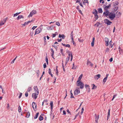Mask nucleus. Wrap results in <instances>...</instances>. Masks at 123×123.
<instances>
[{
    "mask_svg": "<svg viewBox=\"0 0 123 123\" xmlns=\"http://www.w3.org/2000/svg\"><path fill=\"white\" fill-rule=\"evenodd\" d=\"M80 92V90L79 88H78L74 91V95H77Z\"/></svg>",
    "mask_w": 123,
    "mask_h": 123,
    "instance_id": "nucleus-6",
    "label": "nucleus"
},
{
    "mask_svg": "<svg viewBox=\"0 0 123 123\" xmlns=\"http://www.w3.org/2000/svg\"><path fill=\"white\" fill-rule=\"evenodd\" d=\"M109 48H106V49H105V53H107V52H109Z\"/></svg>",
    "mask_w": 123,
    "mask_h": 123,
    "instance_id": "nucleus-42",
    "label": "nucleus"
},
{
    "mask_svg": "<svg viewBox=\"0 0 123 123\" xmlns=\"http://www.w3.org/2000/svg\"><path fill=\"white\" fill-rule=\"evenodd\" d=\"M61 37L63 39H64L65 37V36L64 34H62Z\"/></svg>",
    "mask_w": 123,
    "mask_h": 123,
    "instance_id": "nucleus-41",
    "label": "nucleus"
},
{
    "mask_svg": "<svg viewBox=\"0 0 123 123\" xmlns=\"http://www.w3.org/2000/svg\"><path fill=\"white\" fill-rule=\"evenodd\" d=\"M85 87L86 88H89V86L87 84H86L85 85Z\"/></svg>",
    "mask_w": 123,
    "mask_h": 123,
    "instance_id": "nucleus-33",
    "label": "nucleus"
},
{
    "mask_svg": "<svg viewBox=\"0 0 123 123\" xmlns=\"http://www.w3.org/2000/svg\"><path fill=\"white\" fill-rule=\"evenodd\" d=\"M107 77H105V78L103 79V82L104 83L106 81V80H107Z\"/></svg>",
    "mask_w": 123,
    "mask_h": 123,
    "instance_id": "nucleus-32",
    "label": "nucleus"
},
{
    "mask_svg": "<svg viewBox=\"0 0 123 123\" xmlns=\"http://www.w3.org/2000/svg\"><path fill=\"white\" fill-rule=\"evenodd\" d=\"M76 67H75L74 66V63H73V67L72 68V69H76Z\"/></svg>",
    "mask_w": 123,
    "mask_h": 123,
    "instance_id": "nucleus-30",
    "label": "nucleus"
},
{
    "mask_svg": "<svg viewBox=\"0 0 123 123\" xmlns=\"http://www.w3.org/2000/svg\"><path fill=\"white\" fill-rule=\"evenodd\" d=\"M37 27V26H34L32 28V29L33 30H34Z\"/></svg>",
    "mask_w": 123,
    "mask_h": 123,
    "instance_id": "nucleus-62",
    "label": "nucleus"
},
{
    "mask_svg": "<svg viewBox=\"0 0 123 123\" xmlns=\"http://www.w3.org/2000/svg\"><path fill=\"white\" fill-rule=\"evenodd\" d=\"M58 69H56V74L57 75H58Z\"/></svg>",
    "mask_w": 123,
    "mask_h": 123,
    "instance_id": "nucleus-37",
    "label": "nucleus"
},
{
    "mask_svg": "<svg viewBox=\"0 0 123 123\" xmlns=\"http://www.w3.org/2000/svg\"><path fill=\"white\" fill-rule=\"evenodd\" d=\"M32 107L34 110V109L35 108L36 109L37 108V105L35 103L33 102H32Z\"/></svg>",
    "mask_w": 123,
    "mask_h": 123,
    "instance_id": "nucleus-14",
    "label": "nucleus"
},
{
    "mask_svg": "<svg viewBox=\"0 0 123 123\" xmlns=\"http://www.w3.org/2000/svg\"><path fill=\"white\" fill-rule=\"evenodd\" d=\"M105 41H109V39L107 37H105Z\"/></svg>",
    "mask_w": 123,
    "mask_h": 123,
    "instance_id": "nucleus-48",
    "label": "nucleus"
},
{
    "mask_svg": "<svg viewBox=\"0 0 123 123\" xmlns=\"http://www.w3.org/2000/svg\"><path fill=\"white\" fill-rule=\"evenodd\" d=\"M76 1V3H79L81 2V1L82 0V1H83V0H75Z\"/></svg>",
    "mask_w": 123,
    "mask_h": 123,
    "instance_id": "nucleus-35",
    "label": "nucleus"
},
{
    "mask_svg": "<svg viewBox=\"0 0 123 123\" xmlns=\"http://www.w3.org/2000/svg\"><path fill=\"white\" fill-rule=\"evenodd\" d=\"M111 6V4H109L108 6H106L104 8V9L105 10V11L103 13V15H104L105 14L109 12V11L108 10V9L109 8H110Z\"/></svg>",
    "mask_w": 123,
    "mask_h": 123,
    "instance_id": "nucleus-3",
    "label": "nucleus"
},
{
    "mask_svg": "<svg viewBox=\"0 0 123 123\" xmlns=\"http://www.w3.org/2000/svg\"><path fill=\"white\" fill-rule=\"evenodd\" d=\"M21 13V12H17L16 13L14 14L13 15V17H14L15 16H17L19 14Z\"/></svg>",
    "mask_w": 123,
    "mask_h": 123,
    "instance_id": "nucleus-27",
    "label": "nucleus"
},
{
    "mask_svg": "<svg viewBox=\"0 0 123 123\" xmlns=\"http://www.w3.org/2000/svg\"><path fill=\"white\" fill-rule=\"evenodd\" d=\"M49 73L50 74L51 73V70L50 69H49Z\"/></svg>",
    "mask_w": 123,
    "mask_h": 123,
    "instance_id": "nucleus-56",
    "label": "nucleus"
},
{
    "mask_svg": "<svg viewBox=\"0 0 123 123\" xmlns=\"http://www.w3.org/2000/svg\"><path fill=\"white\" fill-rule=\"evenodd\" d=\"M105 23L108 25H110L112 22H111L109 21L108 19H105L104 20Z\"/></svg>",
    "mask_w": 123,
    "mask_h": 123,
    "instance_id": "nucleus-7",
    "label": "nucleus"
},
{
    "mask_svg": "<svg viewBox=\"0 0 123 123\" xmlns=\"http://www.w3.org/2000/svg\"><path fill=\"white\" fill-rule=\"evenodd\" d=\"M43 118L41 115H40L39 118V119L40 121H41L43 120Z\"/></svg>",
    "mask_w": 123,
    "mask_h": 123,
    "instance_id": "nucleus-28",
    "label": "nucleus"
},
{
    "mask_svg": "<svg viewBox=\"0 0 123 123\" xmlns=\"http://www.w3.org/2000/svg\"><path fill=\"white\" fill-rule=\"evenodd\" d=\"M24 18V17L23 15H19L18 16L17 18V20H18L21 18Z\"/></svg>",
    "mask_w": 123,
    "mask_h": 123,
    "instance_id": "nucleus-16",
    "label": "nucleus"
},
{
    "mask_svg": "<svg viewBox=\"0 0 123 123\" xmlns=\"http://www.w3.org/2000/svg\"><path fill=\"white\" fill-rule=\"evenodd\" d=\"M51 52H52V54H54V52L53 50V49H51Z\"/></svg>",
    "mask_w": 123,
    "mask_h": 123,
    "instance_id": "nucleus-52",
    "label": "nucleus"
},
{
    "mask_svg": "<svg viewBox=\"0 0 123 123\" xmlns=\"http://www.w3.org/2000/svg\"><path fill=\"white\" fill-rule=\"evenodd\" d=\"M32 87H29L28 88L27 92H30L31 90H32Z\"/></svg>",
    "mask_w": 123,
    "mask_h": 123,
    "instance_id": "nucleus-24",
    "label": "nucleus"
},
{
    "mask_svg": "<svg viewBox=\"0 0 123 123\" xmlns=\"http://www.w3.org/2000/svg\"><path fill=\"white\" fill-rule=\"evenodd\" d=\"M94 18H95V19L96 20H97L98 19V16L97 15L96 16H95V17H94Z\"/></svg>",
    "mask_w": 123,
    "mask_h": 123,
    "instance_id": "nucleus-43",
    "label": "nucleus"
},
{
    "mask_svg": "<svg viewBox=\"0 0 123 123\" xmlns=\"http://www.w3.org/2000/svg\"><path fill=\"white\" fill-rule=\"evenodd\" d=\"M92 13L94 15V17L98 15V12L95 9L93 10V12H92Z\"/></svg>",
    "mask_w": 123,
    "mask_h": 123,
    "instance_id": "nucleus-15",
    "label": "nucleus"
},
{
    "mask_svg": "<svg viewBox=\"0 0 123 123\" xmlns=\"http://www.w3.org/2000/svg\"><path fill=\"white\" fill-rule=\"evenodd\" d=\"M84 109L83 108H82L81 109V114L82 115L83 113Z\"/></svg>",
    "mask_w": 123,
    "mask_h": 123,
    "instance_id": "nucleus-46",
    "label": "nucleus"
},
{
    "mask_svg": "<svg viewBox=\"0 0 123 123\" xmlns=\"http://www.w3.org/2000/svg\"><path fill=\"white\" fill-rule=\"evenodd\" d=\"M98 12L99 13H102L103 12V11L102 8H99L98 9Z\"/></svg>",
    "mask_w": 123,
    "mask_h": 123,
    "instance_id": "nucleus-20",
    "label": "nucleus"
},
{
    "mask_svg": "<svg viewBox=\"0 0 123 123\" xmlns=\"http://www.w3.org/2000/svg\"><path fill=\"white\" fill-rule=\"evenodd\" d=\"M50 104L51 106V110L52 111L53 109V101H51Z\"/></svg>",
    "mask_w": 123,
    "mask_h": 123,
    "instance_id": "nucleus-19",
    "label": "nucleus"
},
{
    "mask_svg": "<svg viewBox=\"0 0 123 123\" xmlns=\"http://www.w3.org/2000/svg\"><path fill=\"white\" fill-rule=\"evenodd\" d=\"M42 29L41 28H38L36 30L35 35L39 33L42 31Z\"/></svg>",
    "mask_w": 123,
    "mask_h": 123,
    "instance_id": "nucleus-8",
    "label": "nucleus"
},
{
    "mask_svg": "<svg viewBox=\"0 0 123 123\" xmlns=\"http://www.w3.org/2000/svg\"><path fill=\"white\" fill-rule=\"evenodd\" d=\"M79 3L80 5V6H81V7H83V5H82V2H80Z\"/></svg>",
    "mask_w": 123,
    "mask_h": 123,
    "instance_id": "nucleus-61",
    "label": "nucleus"
},
{
    "mask_svg": "<svg viewBox=\"0 0 123 123\" xmlns=\"http://www.w3.org/2000/svg\"><path fill=\"white\" fill-rule=\"evenodd\" d=\"M100 24V23L99 22H98L96 24H95V25H97V26H98Z\"/></svg>",
    "mask_w": 123,
    "mask_h": 123,
    "instance_id": "nucleus-53",
    "label": "nucleus"
},
{
    "mask_svg": "<svg viewBox=\"0 0 123 123\" xmlns=\"http://www.w3.org/2000/svg\"><path fill=\"white\" fill-rule=\"evenodd\" d=\"M62 67H63V70L64 71H65V69L64 68V66L63 63V61H62Z\"/></svg>",
    "mask_w": 123,
    "mask_h": 123,
    "instance_id": "nucleus-40",
    "label": "nucleus"
},
{
    "mask_svg": "<svg viewBox=\"0 0 123 123\" xmlns=\"http://www.w3.org/2000/svg\"><path fill=\"white\" fill-rule=\"evenodd\" d=\"M34 89L35 93H39V91L37 86H34Z\"/></svg>",
    "mask_w": 123,
    "mask_h": 123,
    "instance_id": "nucleus-11",
    "label": "nucleus"
},
{
    "mask_svg": "<svg viewBox=\"0 0 123 123\" xmlns=\"http://www.w3.org/2000/svg\"><path fill=\"white\" fill-rule=\"evenodd\" d=\"M76 84L77 86H80V88L82 89L84 88V85L83 83L82 82L80 81L77 82V81Z\"/></svg>",
    "mask_w": 123,
    "mask_h": 123,
    "instance_id": "nucleus-4",
    "label": "nucleus"
},
{
    "mask_svg": "<svg viewBox=\"0 0 123 123\" xmlns=\"http://www.w3.org/2000/svg\"><path fill=\"white\" fill-rule=\"evenodd\" d=\"M67 111L68 113L70 114V115H71V114L70 112L69 111V110L68 109L67 110Z\"/></svg>",
    "mask_w": 123,
    "mask_h": 123,
    "instance_id": "nucleus-63",
    "label": "nucleus"
},
{
    "mask_svg": "<svg viewBox=\"0 0 123 123\" xmlns=\"http://www.w3.org/2000/svg\"><path fill=\"white\" fill-rule=\"evenodd\" d=\"M105 45L106 46H108L109 45V41H105Z\"/></svg>",
    "mask_w": 123,
    "mask_h": 123,
    "instance_id": "nucleus-36",
    "label": "nucleus"
},
{
    "mask_svg": "<svg viewBox=\"0 0 123 123\" xmlns=\"http://www.w3.org/2000/svg\"><path fill=\"white\" fill-rule=\"evenodd\" d=\"M37 13V12L36 10H33L30 13V14L28 16L29 18L32 17L34 15L36 14Z\"/></svg>",
    "mask_w": 123,
    "mask_h": 123,
    "instance_id": "nucleus-5",
    "label": "nucleus"
},
{
    "mask_svg": "<svg viewBox=\"0 0 123 123\" xmlns=\"http://www.w3.org/2000/svg\"><path fill=\"white\" fill-rule=\"evenodd\" d=\"M22 93H20V95H19V96L18 97L19 98H20L21 97V96H22Z\"/></svg>",
    "mask_w": 123,
    "mask_h": 123,
    "instance_id": "nucleus-64",
    "label": "nucleus"
},
{
    "mask_svg": "<svg viewBox=\"0 0 123 123\" xmlns=\"http://www.w3.org/2000/svg\"><path fill=\"white\" fill-rule=\"evenodd\" d=\"M116 13L117 14V16H120L121 15L120 13L118 11H117L116 12Z\"/></svg>",
    "mask_w": 123,
    "mask_h": 123,
    "instance_id": "nucleus-31",
    "label": "nucleus"
},
{
    "mask_svg": "<svg viewBox=\"0 0 123 123\" xmlns=\"http://www.w3.org/2000/svg\"><path fill=\"white\" fill-rule=\"evenodd\" d=\"M99 2L100 3H102V4L104 3V1L103 0H99Z\"/></svg>",
    "mask_w": 123,
    "mask_h": 123,
    "instance_id": "nucleus-59",
    "label": "nucleus"
},
{
    "mask_svg": "<svg viewBox=\"0 0 123 123\" xmlns=\"http://www.w3.org/2000/svg\"><path fill=\"white\" fill-rule=\"evenodd\" d=\"M30 116V113L29 112H28L27 113L26 117L28 118Z\"/></svg>",
    "mask_w": 123,
    "mask_h": 123,
    "instance_id": "nucleus-29",
    "label": "nucleus"
},
{
    "mask_svg": "<svg viewBox=\"0 0 123 123\" xmlns=\"http://www.w3.org/2000/svg\"><path fill=\"white\" fill-rule=\"evenodd\" d=\"M68 55L69 56L68 57H69L70 56H71V61H72L73 58V56L72 55V53L71 52L69 51H68Z\"/></svg>",
    "mask_w": 123,
    "mask_h": 123,
    "instance_id": "nucleus-12",
    "label": "nucleus"
},
{
    "mask_svg": "<svg viewBox=\"0 0 123 123\" xmlns=\"http://www.w3.org/2000/svg\"><path fill=\"white\" fill-rule=\"evenodd\" d=\"M91 63V62L89 61L88 60L87 61V64L88 65Z\"/></svg>",
    "mask_w": 123,
    "mask_h": 123,
    "instance_id": "nucleus-54",
    "label": "nucleus"
},
{
    "mask_svg": "<svg viewBox=\"0 0 123 123\" xmlns=\"http://www.w3.org/2000/svg\"><path fill=\"white\" fill-rule=\"evenodd\" d=\"M65 47H67L68 48H70V45L69 44H68L66 45V44Z\"/></svg>",
    "mask_w": 123,
    "mask_h": 123,
    "instance_id": "nucleus-51",
    "label": "nucleus"
},
{
    "mask_svg": "<svg viewBox=\"0 0 123 123\" xmlns=\"http://www.w3.org/2000/svg\"><path fill=\"white\" fill-rule=\"evenodd\" d=\"M105 16L107 18H109L111 20H113L115 17V13H113L112 12H107L105 14Z\"/></svg>",
    "mask_w": 123,
    "mask_h": 123,
    "instance_id": "nucleus-1",
    "label": "nucleus"
},
{
    "mask_svg": "<svg viewBox=\"0 0 123 123\" xmlns=\"http://www.w3.org/2000/svg\"><path fill=\"white\" fill-rule=\"evenodd\" d=\"M113 6L114 7V11H116L118 9V8L117 6L118 4V2L117 1H116L115 2H114Z\"/></svg>",
    "mask_w": 123,
    "mask_h": 123,
    "instance_id": "nucleus-2",
    "label": "nucleus"
},
{
    "mask_svg": "<svg viewBox=\"0 0 123 123\" xmlns=\"http://www.w3.org/2000/svg\"><path fill=\"white\" fill-rule=\"evenodd\" d=\"M39 115V113L37 112V113L36 115H35V116L34 117V119H36L38 117V115Z\"/></svg>",
    "mask_w": 123,
    "mask_h": 123,
    "instance_id": "nucleus-23",
    "label": "nucleus"
},
{
    "mask_svg": "<svg viewBox=\"0 0 123 123\" xmlns=\"http://www.w3.org/2000/svg\"><path fill=\"white\" fill-rule=\"evenodd\" d=\"M46 67V63H45L43 64V68H45Z\"/></svg>",
    "mask_w": 123,
    "mask_h": 123,
    "instance_id": "nucleus-55",
    "label": "nucleus"
},
{
    "mask_svg": "<svg viewBox=\"0 0 123 123\" xmlns=\"http://www.w3.org/2000/svg\"><path fill=\"white\" fill-rule=\"evenodd\" d=\"M56 35V34L55 33L53 34L52 35V37H55Z\"/></svg>",
    "mask_w": 123,
    "mask_h": 123,
    "instance_id": "nucleus-60",
    "label": "nucleus"
},
{
    "mask_svg": "<svg viewBox=\"0 0 123 123\" xmlns=\"http://www.w3.org/2000/svg\"><path fill=\"white\" fill-rule=\"evenodd\" d=\"M70 37L72 40V41L74 42L73 34H70Z\"/></svg>",
    "mask_w": 123,
    "mask_h": 123,
    "instance_id": "nucleus-22",
    "label": "nucleus"
},
{
    "mask_svg": "<svg viewBox=\"0 0 123 123\" xmlns=\"http://www.w3.org/2000/svg\"><path fill=\"white\" fill-rule=\"evenodd\" d=\"M70 98H74V96H73V94L72 93H71Z\"/></svg>",
    "mask_w": 123,
    "mask_h": 123,
    "instance_id": "nucleus-50",
    "label": "nucleus"
},
{
    "mask_svg": "<svg viewBox=\"0 0 123 123\" xmlns=\"http://www.w3.org/2000/svg\"><path fill=\"white\" fill-rule=\"evenodd\" d=\"M38 93H33L32 94V97L33 98L36 99L37 98V96L38 94Z\"/></svg>",
    "mask_w": 123,
    "mask_h": 123,
    "instance_id": "nucleus-9",
    "label": "nucleus"
},
{
    "mask_svg": "<svg viewBox=\"0 0 123 123\" xmlns=\"http://www.w3.org/2000/svg\"><path fill=\"white\" fill-rule=\"evenodd\" d=\"M34 20H32L31 21H27V22L28 23V24L29 23L33 21Z\"/></svg>",
    "mask_w": 123,
    "mask_h": 123,
    "instance_id": "nucleus-58",
    "label": "nucleus"
},
{
    "mask_svg": "<svg viewBox=\"0 0 123 123\" xmlns=\"http://www.w3.org/2000/svg\"><path fill=\"white\" fill-rule=\"evenodd\" d=\"M93 86L92 89H93L96 88L97 87V86H95L94 84H93Z\"/></svg>",
    "mask_w": 123,
    "mask_h": 123,
    "instance_id": "nucleus-34",
    "label": "nucleus"
},
{
    "mask_svg": "<svg viewBox=\"0 0 123 123\" xmlns=\"http://www.w3.org/2000/svg\"><path fill=\"white\" fill-rule=\"evenodd\" d=\"M100 76L101 75L100 74H98L94 76V78L96 80H97L100 78Z\"/></svg>",
    "mask_w": 123,
    "mask_h": 123,
    "instance_id": "nucleus-13",
    "label": "nucleus"
},
{
    "mask_svg": "<svg viewBox=\"0 0 123 123\" xmlns=\"http://www.w3.org/2000/svg\"><path fill=\"white\" fill-rule=\"evenodd\" d=\"M45 60L46 61V62L47 64H48V58L47 56L45 58Z\"/></svg>",
    "mask_w": 123,
    "mask_h": 123,
    "instance_id": "nucleus-38",
    "label": "nucleus"
},
{
    "mask_svg": "<svg viewBox=\"0 0 123 123\" xmlns=\"http://www.w3.org/2000/svg\"><path fill=\"white\" fill-rule=\"evenodd\" d=\"M119 53L121 54H123V49H120L119 50Z\"/></svg>",
    "mask_w": 123,
    "mask_h": 123,
    "instance_id": "nucleus-21",
    "label": "nucleus"
},
{
    "mask_svg": "<svg viewBox=\"0 0 123 123\" xmlns=\"http://www.w3.org/2000/svg\"><path fill=\"white\" fill-rule=\"evenodd\" d=\"M28 92L27 91V92H26L25 93V97H27L28 96Z\"/></svg>",
    "mask_w": 123,
    "mask_h": 123,
    "instance_id": "nucleus-47",
    "label": "nucleus"
},
{
    "mask_svg": "<svg viewBox=\"0 0 123 123\" xmlns=\"http://www.w3.org/2000/svg\"><path fill=\"white\" fill-rule=\"evenodd\" d=\"M70 57H68L66 58V60L67 61H68L70 59Z\"/></svg>",
    "mask_w": 123,
    "mask_h": 123,
    "instance_id": "nucleus-57",
    "label": "nucleus"
},
{
    "mask_svg": "<svg viewBox=\"0 0 123 123\" xmlns=\"http://www.w3.org/2000/svg\"><path fill=\"white\" fill-rule=\"evenodd\" d=\"M56 25H57L58 26H60V25L59 23L58 22H57L56 23Z\"/></svg>",
    "mask_w": 123,
    "mask_h": 123,
    "instance_id": "nucleus-39",
    "label": "nucleus"
},
{
    "mask_svg": "<svg viewBox=\"0 0 123 123\" xmlns=\"http://www.w3.org/2000/svg\"><path fill=\"white\" fill-rule=\"evenodd\" d=\"M82 76L83 75L82 74H81L80 75V76L79 77L78 79V80L77 81V82H79L80 81V80L81 79L82 77Z\"/></svg>",
    "mask_w": 123,
    "mask_h": 123,
    "instance_id": "nucleus-18",
    "label": "nucleus"
},
{
    "mask_svg": "<svg viewBox=\"0 0 123 123\" xmlns=\"http://www.w3.org/2000/svg\"><path fill=\"white\" fill-rule=\"evenodd\" d=\"M4 22L3 21H1V22L0 23V26L3 25H4Z\"/></svg>",
    "mask_w": 123,
    "mask_h": 123,
    "instance_id": "nucleus-44",
    "label": "nucleus"
},
{
    "mask_svg": "<svg viewBox=\"0 0 123 123\" xmlns=\"http://www.w3.org/2000/svg\"><path fill=\"white\" fill-rule=\"evenodd\" d=\"M7 18H5L3 19L4 21V23L6 21L7 19Z\"/></svg>",
    "mask_w": 123,
    "mask_h": 123,
    "instance_id": "nucleus-49",
    "label": "nucleus"
},
{
    "mask_svg": "<svg viewBox=\"0 0 123 123\" xmlns=\"http://www.w3.org/2000/svg\"><path fill=\"white\" fill-rule=\"evenodd\" d=\"M95 123H98L99 118V115H97L96 114H95Z\"/></svg>",
    "mask_w": 123,
    "mask_h": 123,
    "instance_id": "nucleus-10",
    "label": "nucleus"
},
{
    "mask_svg": "<svg viewBox=\"0 0 123 123\" xmlns=\"http://www.w3.org/2000/svg\"><path fill=\"white\" fill-rule=\"evenodd\" d=\"M94 41H95V38L94 37H93L92 38V42H91V46L92 47H93L94 46Z\"/></svg>",
    "mask_w": 123,
    "mask_h": 123,
    "instance_id": "nucleus-17",
    "label": "nucleus"
},
{
    "mask_svg": "<svg viewBox=\"0 0 123 123\" xmlns=\"http://www.w3.org/2000/svg\"><path fill=\"white\" fill-rule=\"evenodd\" d=\"M18 111L19 112H21V108L20 105H19L18 107Z\"/></svg>",
    "mask_w": 123,
    "mask_h": 123,
    "instance_id": "nucleus-26",
    "label": "nucleus"
},
{
    "mask_svg": "<svg viewBox=\"0 0 123 123\" xmlns=\"http://www.w3.org/2000/svg\"><path fill=\"white\" fill-rule=\"evenodd\" d=\"M36 73L37 74V77H38L39 75V70H37L36 71Z\"/></svg>",
    "mask_w": 123,
    "mask_h": 123,
    "instance_id": "nucleus-25",
    "label": "nucleus"
},
{
    "mask_svg": "<svg viewBox=\"0 0 123 123\" xmlns=\"http://www.w3.org/2000/svg\"><path fill=\"white\" fill-rule=\"evenodd\" d=\"M28 23L27 22H25L22 25L23 26H25V25H27L28 24Z\"/></svg>",
    "mask_w": 123,
    "mask_h": 123,
    "instance_id": "nucleus-45",
    "label": "nucleus"
}]
</instances>
